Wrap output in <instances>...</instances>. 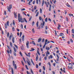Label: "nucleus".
Listing matches in <instances>:
<instances>
[{"instance_id": "obj_1", "label": "nucleus", "mask_w": 74, "mask_h": 74, "mask_svg": "<svg viewBox=\"0 0 74 74\" xmlns=\"http://www.w3.org/2000/svg\"><path fill=\"white\" fill-rule=\"evenodd\" d=\"M18 20L19 22L22 23L25 22L24 20H23V18H22V16H20V14L19 13H18Z\"/></svg>"}, {"instance_id": "obj_2", "label": "nucleus", "mask_w": 74, "mask_h": 74, "mask_svg": "<svg viewBox=\"0 0 74 74\" xmlns=\"http://www.w3.org/2000/svg\"><path fill=\"white\" fill-rule=\"evenodd\" d=\"M12 8V4H10L8 6H7V9L8 11H9V12H11V9Z\"/></svg>"}, {"instance_id": "obj_3", "label": "nucleus", "mask_w": 74, "mask_h": 74, "mask_svg": "<svg viewBox=\"0 0 74 74\" xmlns=\"http://www.w3.org/2000/svg\"><path fill=\"white\" fill-rule=\"evenodd\" d=\"M68 64L70 66H68V68L70 69H73V65L72 64L69 63V64Z\"/></svg>"}, {"instance_id": "obj_4", "label": "nucleus", "mask_w": 74, "mask_h": 74, "mask_svg": "<svg viewBox=\"0 0 74 74\" xmlns=\"http://www.w3.org/2000/svg\"><path fill=\"white\" fill-rule=\"evenodd\" d=\"M42 22H43L42 24V23H41V28H43L44 27V26L45 25V21H44V20L43 19H42Z\"/></svg>"}, {"instance_id": "obj_5", "label": "nucleus", "mask_w": 74, "mask_h": 74, "mask_svg": "<svg viewBox=\"0 0 74 74\" xmlns=\"http://www.w3.org/2000/svg\"><path fill=\"white\" fill-rule=\"evenodd\" d=\"M13 65L14 67V69H16L17 66H16V64H15V61H13Z\"/></svg>"}, {"instance_id": "obj_6", "label": "nucleus", "mask_w": 74, "mask_h": 74, "mask_svg": "<svg viewBox=\"0 0 74 74\" xmlns=\"http://www.w3.org/2000/svg\"><path fill=\"white\" fill-rule=\"evenodd\" d=\"M9 21H8L6 23H5V29H7V26H9Z\"/></svg>"}, {"instance_id": "obj_7", "label": "nucleus", "mask_w": 74, "mask_h": 74, "mask_svg": "<svg viewBox=\"0 0 74 74\" xmlns=\"http://www.w3.org/2000/svg\"><path fill=\"white\" fill-rule=\"evenodd\" d=\"M47 42H48V40L46 39L45 40V44L43 46V48H45V45L47 44Z\"/></svg>"}, {"instance_id": "obj_8", "label": "nucleus", "mask_w": 74, "mask_h": 74, "mask_svg": "<svg viewBox=\"0 0 74 74\" xmlns=\"http://www.w3.org/2000/svg\"><path fill=\"white\" fill-rule=\"evenodd\" d=\"M7 47H8V49H10V53H12V50H11V47L9 46L8 45H7Z\"/></svg>"}, {"instance_id": "obj_9", "label": "nucleus", "mask_w": 74, "mask_h": 74, "mask_svg": "<svg viewBox=\"0 0 74 74\" xmlns=\"http://www.w3.org/2000/svg\"><path fill=\"white\" fill-rule=\"evenodd\" d=\"M29 41H27V42L26 43V45L27 48H29Z\"/></svg>"}, {"instance_id": "obj_10", "label": "nucleus", "mask_w": 74, "mask_h": 74, "mask_svg": "<svg viewBox=\"0 0 74 74\" xmlns=\"http://www.w3.org/2000/svg\"><path fill=\"white\" fill-rule=\"evenodd\" d=\"M26 61L28 64L29 66H31V65L30 64H31V62H30V61Z\"/></svg>"}, {"instance_id": "obj_11", "label": "nucleus", "mask_w": 74, "mask_h": 74, "mask_svg": "<svg viewBox=\"0 0 74 74\" xmlns=\"http://www.w3.org/2000/svg\"><path fill=\"white\" fill-rule=\"evenodd\" d=\"M12 34H11L10 35V36L9 37V40H11V37H12Z\"/></svg>"}, {"instance_id": "obj_12", "label": "nucleus", "mask_w": 74, "mask_h": 74, "mask_svg": "<svg viewBox=\"0 0 74 74\" xmlns=\"http://www.w3.org/2000/svg\"><path fill=\"white\" fill-rule=\"evenodd\" d=\"M12 34H11L10 35V36L9 37V40H11V37H12Z\"/></svg>"}, {"instance_id": "obj_13", "label": "nucleus", "mask_w": 74, "mask_h": 74, "mask_svg": "<svg viewBox=\"0 0 74 74\" xmlns=\"http://www.w3.org/2000/svg\"><path fill=\"white\" fill-rule=\"evenodd\" d=\"M21 48L22 50H25V48H24V47H23V45H21Z\"/></svg>"}, {"instance_id": "obj_14", "label": "nucleus", "mask_w": 74, "mask_h": 74, "mask_svg": "<svg viewBox=\"0 0 74 74\" xmlns=\"http://www.w3.org/2000/svg\"><path fill=\"white\" fill-rule=\"evenodd\" d=\"M17 12H16V13H15V12H14V16L15 18H17Z\"/></svg>"}, {"instance_id": "obj_15", "label": "nucleus", "mask_w": 74, "mask_h": 74, "mask_svg": "<svg viewBox=\"0 0 74 74\" xmlns=\"http://www.w3.org/2000/svg\"><path fill=\"white\" fill-rule=\"evenodd\" d=\"M66 5L68 7H71V8H72V7L70 6V5L69 4V3H67L66 4Z\"/></svg>"}, {"instance_id": "obj_16", "label": "nucleus", "mask_w": 74, "mask_h": 74, "mask_svg": "<svg viewBox=\"0 0 74 74\" xmlns=\"http://www.w3.org/2000/svg\"><path fill=\"white\" fill-rule=\"evenodd\" d=\"M61 26L60 24L58 25V27L57 29L59 30H60V27H61Z\"/></svg>"}, {"instance_id": "obj_17", "label": "nucleus", "mask_w": 74, "mask_h": 74, "mask_svg": "<svg viewBox=\"0 0 74 74\" xmlns=\"http://www.w3.org/2000/svg\"><path fill=\"white\" fill-rule=\"evenodd\" d=\"M46 49L47 50V51H49V50H50V49L49 48V47H48L47 46L46 47Z\"/></svg>"}, {"instance_id": "obj_18", "label": "nucleus", "mask_w": 74, "mask_h": 74, "mask_svg": "<svg viewBox=\"0 0 74 74\" xmlns=\"http://www.w3.org/2000/svg\"><path fill=\"white\" fill-rule=\"evenodd\" d=\"M41 40H42L41 38H39L38 39V42H40V41H41Z\"/></svg>"}, {"instance_id": "obj_19", "label": "nucleus", "mask_w": 74, "mask_h": 74, "mask_svg": "<svg viewBox=\"0 0 74 74\" xmlns=\"http://www.w3.org/2000/svg\"><path fill=\"white\" fill-rule=\"evenodd\" d=\"M38 55L37 54L36 56V61H37V60H38Z\"/></svg>"}, {"instance_id": "obj_20", "label": "nucleus", "mask_w": 74, "mask_h": 74, "mask_svg": "<svg viewBox=\"0 0 74 74\" xmlns=\"http://www.w3.org/2000/svg\"><path fill=\"white\" fill-rule=\"evenodd\" d=\"M44 0H43L42 1V7H43V6L44 5Z\"/></svg>"}, {"instance_id": "obj_21", "label": "nucleus", "mask_w": 74, "mask_h": 74, "mask_svg": "<svg viewBox=\"0 0 74 74\" xmlns=\"http://www.w3.org/2000/svg\"><path fill=\"white\" fill-rule=\"evenodd\" d=\"M60 36H64V34L63 33H61L60 34Z\"/></svg>"}, {"instance_id": "obj_22", "label": "nucleus", "mask_w": 74, "mask_h": 74, "mask_svg": "<svg viewBox=\"0 0 74 74\" xmlns=\"http://www.w3.org/2000/svg\"><path fill=\"white\" fill-rule=\"evenodd\" d=\"M31 50H29V51H34V50H35V49L33 48H32L31 49Z\"/></svg>"}, {"instance_id": "obj_23", "label": "nucleus", "mask_w": 74, "mask_h": 74, "mask_svg": "<svg viewBox=\"0 0 74 74\" xmlns=\"http://www.w3.org/2000/svg\"><path fill=\"white\" fill-rule=\"evenodd\" d=\"M24 38H25V36L24 35H23L22 37V40L23 41H24Z\"/></svg>"}, {"instance_id": "obj_24", "label": "nucleus", "mask_w": 74, "mask_h": 74, "mask_svg": "<svg viewBox=\"0 0 74 74\" xmlns=\"http://www.w3.org/2000/svg\"><path fill=\"white\" fill-rule=\"evenodd\" d=\"M15 40V38L13 37L12 38V41L13 43H14V40Z\"/></svg>"}, {"instance_id": "obj_25", "label": "nucleus", "mask_w": 74, "mask_h": 74, "mask_svg": "<svg viewBox=\"0 0 74 74\" xmlns=\"http://www.w3.org/2000/svg\"><path fill=\"white\" fill-rule=\"evenodd\" d=\"M33 0H31V1H29V3H28V4L29 5H30V3H31V2H32V1Z\"/></svg>"}, {"instance_id": "obj_26", "label": "nucleus", "mask_w": 74, "mask_h": 74, "mask_svg": "<svg viewBox=\"0 0 74 74\" xmlns=\"http://www.w3.org/2000/svg\"><path fill=\"white\" fill-rule=\"evenodd\" d=\"M13 49H14V52H16L17 51L16 49L15 48V47H13Z\"/></svg>"}, {"instance_id": "obj_27", "label": "nucleus", "mask_w": 74, "mask_h": 74, "mask_svg": "<svg viewBox=\"0 0 74 74\" xmlns=\"http://www.w3.org/2000/svg\"><path fill=\"white\" fill-rule=\"evenodd\" d=\"M11 69H12V74H14V70L13 69V68H12Z\"/></svg>"}, {"instance_id": "obj_28", "label": "nucleus", "mask_w": 74, "mask_h": 74, "mask_svg": "<svg viewBox=\"0 0 74 74\" xmlns=\"http://www.w3.org/2000/svg\"><path fill=\"white\" fill-rule=\"evenodd\" d=\"M32 44H33V45H36V43H35V42L33 40L32 41Z\"/></svg>"}, {"instance_id": "obj_29", "label": "nucleus", "mask_w": 74, "mask_h": 74, "mask_svg": "<svg viewBox=\"0 0 74 74\" xmlns=\"http://www.w3.org/2000/svg\"><path fill=\"white\" fill-rule=\"evenodd\" d=\"M10 45L11 47H12V42H10Z\"/></svg>"}, {"instance_id": "obj_30", "label": "nucleus", "mask_w": 74, "mask_h": 74, "mask_svg": "<svg viewBox=\"0 0 74 74\" xmlns=\"http://www.w3.org/2000/svg\"><path fill=\"white\" fill-rule=\"evenodd\" d=\"M28 56L30 57V53H28Z\"/></svg>"}, {"instance_id": "obj_31", "label": "nucleus", "mask_w": 74, "mask_h": 74, "mask_svg": "<svg viewBox=\"0 0 74 74\" xmlns=\"http://www.w3.org/2000/svg\"><path fill=\"white\" fill-rule=\"evenodd\" d=\"M25 12H23L22 14H23L24 15H25V16H26V14H25Z\"/></svg>"}, {"instance_id": "obj_32", "label": "nucleus", "mask_w": 74, "mask_h": 74, "mask_svg": "<svg viewBox=\"0 0 74 74\" xmlns=\"http://www.w3.org/2000/svg\"><path fill=\"white\" fill-rule=\"evenodd\" d=\"M36 26L38 27V21H37L36 23Z\"/></svg>"}, {"instance_id": "obj_33", "label": "nucleus", "mask_w": 74, "mask_h": 74, "mask_svg": "<svg viewBox=\"0 0 74 74\" xmlns=\"http://www.w3.org/2000/svg\"><path fill=\"white\" fill-rule=\"evenodd\" d=\"M24 21H25V22L26 23H27V20H26V18H24Z\"/></svg>"}, {"instance_id": "obj_34", "label": "nucleus", "mask_w": 74, "mask_h": 74, "mask_svg": "<svg viewBox=\"0 0 74 74\" xmlns=\"http://www.w3.org/2000/svg\"><path fill=\"white\" fill-rule=\"evenodd\" d=\"M38 14H39V12H37V13H36V16H38Z\"/></svg>"}, {"instance_id": "obj_35", "label": "nucleus", "mask_w": 74, "mask_h": 74, "mask_svg": "<svg viewBox=\"0 0 74 74\" xmlns=\"http://www.w3.org/2000/svg\"><path fill=\"white\" fill-rule=\"evenodd\" d=\"M12 30L13 31V32H15V28H14V27H13L12 28Z\"/></svg>"}, {"instance_id": "obj_36", "label": "nucleus", "mask_w": 74, "mask_h": 74, "mask_svg": "<svg viewBox=\"0 0 74 74\" xmlns=\"http://www.w3.org/2000/svg\"><path fill=\"white\" fill-rule=\"evenodd\" d=\"M9 36H10V34H9V32H8L7 34V37H9Z\"/></svg>"}, {"instance_id": "obj_37", "label": "nucleus", "mask_w": 74, "mask_h": 74, "mask_svg": "<svg viewBox=\"0 0 74 74\" xmlns=\"http://www.w3.org/2000/svg\"><path fill=\"white\" fill-rule=\"evenodd\" d=\"M32 31L34 33L35 31H34V28H33L32 30Z\"/></svg>"}, {"instance_id": "obj_38", "label": "nucleus", "mask_w": 74, "mask_h": 74, "mask_svg": "<svg viewBox=\"0 0 74 74\" xmlns=\"http://www.w3.org/2000/svg\"><path fill=\"white\" fill-rule=\"evenodd\" d=\"M45 22H47V21H48V18H47V17H46L45 20Z\"/></svg>"}, {"instance_id": "obj_39", "label": "nucleus", "mask_w": 74, "mask_h": 74, "mask_svg": "<svg viewBox=\"0 0 74 74\" xmlns=\"http://www.w3.org/2000/svg\"><path fill=\"white\" fill-rule=\"evenodd\" d=\"M36 69H38V64H36Z\"/></svg>"}, {"instance_id": "obj_40", "label": "nucleus", "mask_w": 74, "mask_h": 74, "mask_svg": "<svg viewBox=\"0 0 74 74\" xmlns=\"http://www.w3.org/2000/svg\"><path fill=\"white\" fill-rule=\"evenodd\" d=\"M25 67H26V69L27 70H29V68H28V67H27V66L26 65H25Z\"/></svg>"}, {"instance_id": "obj_41", "label": "nucleus", "mask_w": 74, "mask_h": 74, "mask_svg": "<svg viewBox=\"0 0 74 74\" xmlns=\"http://www.w3.org/2000/svg\"><path fill=\"white\" fill-rule=\"evenodd\" d=\"M69 15L70 16H73V14H69Z\"/></svg>"}, {"instance_id": "obj_42", "label": "nucleus", "mask_w": 74, "mask_h": 74, "mask_svg": "<svg viewBox=\"0 0 74 74\" xmlns=\"http://www.w3.org/2000/svg\"><path fill=\"white\" fill-rule=\"evenodd\" d=\"M31 72L32 74H34V73H33V70H32V69H31Z\"/></svg>"}, {"instance_id": "obj_43", "label": "nucleus", "mask_w": 74, "mask_h": 74, "mask_svg": "<svg viewBox=\"0 0 74 74\" xmlns=\"http://www.w3.org/2000/svg\"><path fill=\"white\" fill-rule=\"evenodd\" d=\"M37 53H38L39 55H40V53L39 52V51H38V50H37Z\"/></svg>"}, {"instance_id": "obj_44", "label": "nucleus", "mask_w": 74, "mask_h": 74, "mask_svg": "<svg viewBox=\"0 0 74 74\" xmlns=\"http://www.w3.org/2000/svg\"><path fill=\"white\" fill-rule=\"evenodd\" d=\"M39 19L40 21H41V20L42 19V18L41 16H39Z\"/></svg>"}, {"instance_id": "obj_45", "label": "nucleus", "mask_w": 74, "mask_h": 74, "mask_svg": "<svg viewBox=\"0 0 74 74\" xmlns=\"http://www.w3.org/2000/svg\"><path fill=\"white\" fill-rule=\"evenodd\" d=\"M14 53V56H16V53H15V52H13Z\"/></svg>"}, {"instance_id": "obj_46", "label": "nucleus", "mask_w": 74, "mask_h": 74, "mask_svg": "<svg viewBox=\"0 0 74 74\" xmlns=\"http://www.w3.org/2000/svg\"><path fill=\"white\" fill-rule=\"evenodd\" d=\"M21 28L22 29H23V25L22 24H21Z\"/></svg>"}, {"instance_id": "obj_47", "label": "nucleus", "mask_w": 74, "mask_h": 74, "mask_svg": "<svg viewBox=\"0 0 74 74\" xmlns=\"http://www.w3.org/2000/svg\"><path fill=\"white\" fill-rule=\"evenodd\" d=\"M13 25H15V21H14V20L13 21Z\"/></svg>"}, {"instance_id": "obj_48", "label": "nucleus", "mask_w": 74, "mask_h": 74, "mask_svg": "<svg viewBox=\"0 0 74 74\" xmlns=\"http://www.w3.org/2000/svg\"><path fill=\"white\" fill-rule=\"evenodd\" d=\"M20 54L21 55V56H22L23 55H22V53H21V51H20Z\"/></svg>"}, {"instance_id": "obj_49", "label": "nucleus", "mask_w": 74, "mask_h": 74, "mask_svg": "<svg viewBox=\"0 0 74 74\" xmlns=\"http://www.w3.org/2000/svg\"><path fill=\"white\" fill-rule=\"evenodd\" d=\"M40 14H42V9H41V8H40Z\"/></svg>"}, {"instance_id": "obj_50", "label": "nucleus", "mask_w": 74, "mask_h": 74, "mask_svg": "<svg viewBox=\"0 0 74 74\" xmlns=\"http://www.w3.org/2000/svg\"><path fill=\"white\" fill-rule=\"evenodd\" d=\"M70 41L71 42H73V39H70Z\"/></svg>"}, {"instance_id": "obj_51", "label": "nucleus", "mask_w": 74, "mask_h": 74, "mask_svg": "<svg viewBox=\"0 0 74 74\" xmlns=\"http://www.w3.org/2000/svg\"><path fill=\"white\" fill-rule=\"evenodd\" d=\"M34 22L33 21V22L32 23V26H34Z\"/></svg>"}, {"instance_id": "obj_52", "label": "nucleus", "mask_w": 74, "mask_h": 74, "mask_svg": "<svg viewBox=\"0 0 74 74\" xmlns=\"http://www.w3.org/2000/svg\"><path fill=\"white\" fill-rule=\"evenodd\" d=\"M32 16H30V17H29V21H31V20L32 19Z\"/></svg>"}, {"instance_id": "obj_53", "label": "nucleus", "mask_w": 74, "mask_h": 74, "mask_svg": "<svg viewBox=\"0 0 74 74\" xmlns=\"http://www.w3.org/2000/svg\"><path fill=\"white\" fill-rule=\"evenodd\" d=\"M22 34V32H21L20 33V37H21Z\"/></svg>"}, {"instance_id": "obj_54", "label": "nucleus", "mask_w": 74, "mask_h": 74, "mask_svg": "<svg viewBox=\"0 0 74 74\" xmlns=\"http://www.w3.org/2000/svg\"><path fill=\"white\" fill-rule=\"evenodd\" d=\"M36 3L37 4H38V0H36Z\"/></svg>"}, {"instance_id": "obj_55", "label": "nucleus", "mask_w": 74, "mask_h": 74, "mask_svg": "<svg viewBox=\"0 0 74 74\" xmlns=\"http://www.w3.org/2000/svg\"><path fill=\"white\" fill-rule=\"evenodd\" d=\"M23 60H24V61L25 63H26V60H25V58H23Z\"/></svg>"}, {"instance_id": "obj_56", "label": "nucleus", "mask_w": 74, "mask_h": 74, "mask_svg": "<svg viewBox=\"0 0 74 74\" xmlns=\"http://www.w3.org/2000/svg\"><path fill=\"white\" fill-rule=\"evenodd\" d=\"M47 53L48 54V55H49V54H50L49 52L48 51H47Z\"/></svg>"}, {"instance_id": "obj_57", "label": "nucleus", "mask_w": 74, "mask_h": 74, "mask_svg": "<svg viewBox=\"0 0 74 74\" xmlns=\"http://www.w3.org/2000/svg\"><path fill=\"white\" fill-rule=\"evenodd\" d=\"M36 9H37V6H35L34 7V10H35Z\"/></svg>"}, {"instance_id": "obj_58", "label": "nucleus", "mask_w": 74, "mask_h": 74, "mask_svg": "<svg viewBox=\"0 0 74 74\" xmlns=\"http://www.w3.org/2000/svg\"><path fill=\"white\" fill-rule=\"evenodd\" d=\"M14 45L15 47H16V48H17V49H18V46H16V45Z\"/></svg>"}, {"instance_id": "obj_59", "label": "nucleus", "mask_w": 74, "mask_h": 74, "mask_svg": "<svg viewBox=\"0 0 74 74\" xmlns=\"http://www.w3.org/2000/svg\"><path fill=\"white\" fill-rule=\"evenodd\" d=\"M45 40V39H44V38H43L42 40V42H44Z\"/></svg>"}, {"instance_id": "obj_60", "label": "nucleus", "mask_w": 74, "mask_h": 74, "mask_svg": "<svg viewBox=\"0 0 74 74\" xmlns=\"http://www.w3.org/2000/svg\"><path fill=\"white\" fill-rule=\"evenodd\" d=\"M72 33H74V29H72Z\"/></svg>"}, {"instance_id": "obj_61", "label": "nucleus", "mask_w": 74, "mask_h": 74, "mask_svg": "<svg viewBox=\"0 0 74 74\" xmlns=\"http://www.w3.org/2000/svg\"><path fill=\"white\" fill-rule=\"evenodd\" d=\"M45 29L47 30L48 29V26H46L45 27Z\"/></svg>"}, {"instance_id": "obj_62", "label": "nucleus", "mask_w": 74, "mask_h": 74, "mask_svg": "<svg viewBox=\"0 0 74 74\" xmlns=\"http://www.w3.org/2000/svg\"><path fill=\"white\" fill-rule=\"evenodd\" d=\"M7 53H8V54L10 53V51H9V50H7Z\"/></svg>"}, {"instance_id": "obj_63", "label": "nucleus", "mask_w": 74, "mask_h": 74, "mask_svg": "<svg viewBox=\"0 0 74 74\" xmlns=\"http://www.w3.org/2000/svg\"><path fill=\"white\" fill-rule=\"evenodd\" d=\"M41 57H40L39 58V61H41Z\"/></svg>"}, {"instance_id": "obj_64", "label": "nucleus", "mask_w": 74, "mask_h": 74, "mask_svg": "<svg viewBox=\"0 0 74 74\" xmlns=\"http://www.w3.org/2000/svg\"><path fill=\"white\" fill-rule=\"evenodd\" d=\"M27 74H30V73H29L28 71H27Z\"/></svg>"}]
</instances>
